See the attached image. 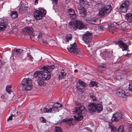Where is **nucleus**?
Returning a JSON list of instances; mask_svg holds the SVG:
<instances>
[{"instance_id":"7c9ffc66","label":"nucleus","mask_w":132,"mask_h":132,"mask_svg":"<svg viewBox=\"0 0 132 132\" xmlns=\"http://www.w3.org/2000/svg\"><path fill=\"white\" fill-rule=\"evenodd\" d=\"M73 119L71 118H70L69 119L68 118H65L63 120V121L64 122H70V123H71L73 125L74 124H73L72 123L73 121Z\"/></svg>"},{"instance_id":"0eeeda50","label":"nucleus","mask_w":132,"mask_h":132,"mask_svg":"<svg viewBox=\"0 0 132 132\" xmlns=\"http://www.w3.org/2000/svg\"><path fill=\"white\" fill-rule=\"evenodd\" d=\"M68 51L72 53L75 54H80L81 51L77 48V44L76 43H74L70 44V47L67 48Z\"/></svg>"},{"instance_id":"7ed1b4c3","label":"nucleus","mask_w":132,"mask_h":132,"mask_svg":"<svg viewBox=\"0 0 132 132\" xmlns=\"http://www.w3.org/2000/svg\"><path fill=\"white\" fill-rule=\"evenodd\" d=\"M32 81L29 78H24L20 84L19 89L22 91H27L31 90L32 88Z\"/></svg>"},{"instance_id":"2eb2a0df","label":"nucleus","mask_w":132,"mask_h":132,"mask_svg":"<svg viewBox=\"0 0 132 132\" xmlns=\"http://www.w3.org/2000/svg\"><path fill=\"white\" fill-rule=\"evenodd\" d=\"M117 42L118 44L120 47L122 48L123 47L124 49H122L123 51H126L128 48V47L126 44L121 39H118Z\"/></svg>"},{"instance_id":"bb28decb","label":"nucleus","mask_w":132,"mask_h":132,"mask_svg":"<svg viewBox=\"0 0 132 132\" xmlns=\"http://www.w3.org/2000/svg\"><path fill=\"white\" fill-rule=\"evenodd\" d=\"M23 51V50L17 48H15L14 49V54L18 55L20 54Z\"/></svg>"},{"instance_id":"5701e85b","label":"nucleus","mask_w":132,"mask_h":132,"mask_svg":"<svg viewBox=\"0 0 132 132\" xmlns=\"http://www.w3.org/2000/svg\"><path fill=\"white\" fill-rule=\"evenodd\" d=\"M10 15L12 19H14L17 17L18 13L16 11H12L11 12Z\"/></svg>"},{"instance_id":"79ce46f5","label":"nucleus","mask_w":132,"mask_h":132,"mask_svg":"<svg viewBox=\"0 0 132 132\" xmlns=\"http://www.w3.org/2000/svg\"><path fill=\"white\" fill-rule=\"evenodd\" d=\"M106 64H101L99 66L98 68L100 69H102V70L103 69L105 68Z\"/></svg>"},{"instance_id":"4468645a","label":"nucleus","mask_w":132,"mask_h":132,"mask_svg":"<svg viewBox=\"0 0 132 132\" xmlns=\"http://www.w3.org/2000/svg\"><path fill=\"white\" fill-rule=\"evenodd\" d=\"M8 23L7 18H4L0 22V30H4L6 28V25Z\"/></svg>"},{"instance_id":"052dcab7","label":"nucleus","mask_w":132,"mask_h":132,"mask_svg":"<svg viewBox=\"0 0 132 132\" xmlns=\"http://www.w3.org/2000/svg\"><path fill=\"white\" fill-rule=\"evenodd\" d=\"M12 87L10 85L9 86V89H10V88H11Z\"/></svg>"},{"instance_id":"423d86ee","label":"nucleus","mask_w":132,"mask_h":132,"mask_svg":"<svg viewBox=\"0 0 132 132\" xmlns=\"http://www.w3.org/2000/svg\"><path fill=\"white\" fill-rule=\"evenodd\" d=\"M46 11L42 8H39L38 10H35L34 12V16L36 20L41 19L42 17L45 15Z\"/></svg>"},{"instance_id":"6e6552de","label":"nucleus","mask_w":132,"mask_h":132,"mask_svg":"<svg viewBox=\"0 0 132 132\" xmlns=\"http://www.w3.org/2000/svg\"><path fill=\"white\" fill-rule=\"evenodd\" d=\"M92 34L88 31L86 32L82 36V40L86 44H87V47L89 46V43L91 42L92 39Z\"/></svg>"},{"instance_id":"c03bdc74","label":"nucleus","mask_w":132,"mask_h":132,"mask_svg":"<svg viewBox=\"0 0 132 132\" xmlns=\"http://www.w3.org/2000/svg\"><path fill=\"white\" fill-rule=\"evenodd\" d=\"M128 89L129 91L132 92V83L129 84Z\"/></svg>"},{"instance_id":"0e129e2a","label":"nucleus","mask_w":132,"mask_h":132,"mask_svg":"<svg viewBox=\"0 0 132 132\" xmlns=\"http://www.w3.org/2000/svg\"><path fill=\"white\" fill-rule=\"evenodd\" d=\"M8 120H9L8 118V119H7V121H8Z\"/></svg>"},{"instance_id":"69168bd1","label":"nucleus","mask_w":132,"mask_h":132,"mask_svg":"<svg viewBox=\"0 0 132 132\" xmlns=\"http://www.w3.org/2000/svg\"><path fill=\"white\" fill-rule=\"evenodd\" d=\"M40 110L42 111V109H40Z\"/></svg>"},{"instance_id":"f8f14e48","label":"nucleus","mask_w":132,"mask_h":132,"mask_svg":"<svg viewBox=\"0 0 132 132\" xmlns=\"http://www.w3.org/2000/svg\"><path fill=\"white\" fill-rule=\"evenodd\" d=\"M58 111V110L57 107L56 106H53L52 108H44L43 109V113H55Z\"/></svg>"},{"instance_id":"13d9d810","label":"nucleus","mask_w":132,"mask_h":132,"mask_svg":"<svg viewBox=\"0 0 132 132\" xmlns=\"http://www.w3.org/2000/svg\"><path fill=\"white\" fill-rule=\"evenodd\" d=\"M129 130H130L129 131L132 132V126H131L130 128L129 129Z\"/></svg>"},{"instance_id":"2f4dec72","label":"nucleus","mask_w":132,"mask_h":132,"mask_svg":"<svg viewBox=\"0 0 132 132\" xmlns=\"http://www.w3.org/2000/svg\"><path fill=\"white\" fill-rule=\"evenodd\" d=\"M72 37V35L71 34L67 35L65 39V42H68L70 40H71Z\"/></svg>"},{"instance_id":"412c9836","label":"nucleus","mask_w":132,"mask_h":132,"mask_svg":"<svg viewBox=\"0 0 132 132\" xmlns=\"http://www.w3.org/2000/svg\"><path fill=\"white\" fill-rule=\"evenodd\" d=\"M126 18L128 22L130 23L132 22V13H129L126 14Z\"/></svg>"},{"instance_id":"a19ab883","label":"nucleus","mask_w":132,"mask_h":132,"mask_svg":"<svg viewBox=\"0 0 132 132\" xmlns=\"http://www.w3.org/2000/svg\"><path fill=\"white\" fill-rule=\"evenodd\" d=\"M24 96H23L21 95H18V96L17 100L18 101H19L22 100Z\"/></svg>"},{"instance_id":"f3484780","label":"nucleus","mask_w":132,"mask_h":132,"mask_svg":"<svg viewBox=\"0 0 132 132\" xmlns=\"http://www.w3.org/2000/svg\"><path fill=\"white\" fill-rule=\"evenodd\" d=\"M121 117V114L120 113H116L113 115L111 120L113 121H117L120 120Z\"/></svg>"},{"instance_id":"f03ea898","label":"nucleus","mask_w":132,"mask_h":132,"mask_svg":"<svg viewBox=\"0 0 132 132\" xmlns=\"http://www.w3.org/2000/svg\"><path fill=\"white\" fill-rule=\"evenodd\" d=\"M55 68V66L51 65L50 66H43V71L42 73V77L43 80H48L51 77L50 72L53 71Z\"/></svg>"},{"instance_id":"37998d69","label":"nucleus","mask_w":132,"mask_h":132,"mask_svg":"<svg viewBox=\"0 0 132 132\" xmlns=\"http://www.w3.org/2000/svg\"><path fill=\"white\" fill-rule=\"evenodd\" d=\"M40 72L37 71L34 73V76L36 77L38 76V74H40Z\"/></svg>"},{"instance_id":"c9c22d12","label":"nucleus","mask_w":132,"mask_h":132,"mask_svg":"<svg viewBox=\"0 0 132 132\" xmlns=\"http://www.w3.org/2000/svg\"><path fill=\"white\" fill-rule=\"evenodd\" d=\"M54 132H62L61 128L59 127L56 126L55 128Z\"/></svg>"},{"instance_id":"338daca9","label":"nucleus","mask_w":132,"mask_h":132,"mask_svg":"<svg viewBox=\"0 0 132 132\" xmlns=\"http://www.w3.org/2000/svg\"><path fill=\"white\" fill-rule=\"evenodd\" d=\"M1 62V60H0V62Z\"/></svg>"},{"instance_id":"e433bc0d","label":"nucleus","mask_w":132,"mask_h":132,"mask_svg":"<svg viewBox=\"0 0 132 132\" xmlns=\"http://www.w3.org/2000/svg\"><path fill=\"white\" fill-rule=\"evenodd\" d=\"M122 73H123L124 74H126L128 75H129L131 73V72L128 70H123L122 71Z\"/></svg>"},{"instance_id":"39448f33","label":"nucleus","mask_w":132,"mask_h":132,"mask_svg":"<svg viewBox=\"0 0 132 132\" xmlns=\"http://www.w3.org/2000/svg\"><path fill=\"white\" fill-rule=\"evenodd\" d=\"M88 108L89 112L92 113L96 111L97 112H101L102 110V106L100 104L91 102L88 104Z\"/></svg>"},{"instance_id":"aec40b11","label":"nucleus","mask_w":132,"mask_h":132,"mask_svg":"<svg viewBox=\"0 0 132 132\" xmlns=\"http://www.w3.org/2000/svg\"><path fill=\"white\" fill-rule=\"evenodd\" d=\"M68 11L70 15V17L71 19H73L76 18V15L73 9H69Z\"/></svg>"},{"instance_id":"4c0bfd02","label":"nucleus","mask_w":132,"mask_h":132,"mask_svg":"<svg viewBox=\"0 0 132 132\" xmlns=\"http://www.w3.org/2000/svg\"><path fill=\"white\" fill-rule=\"evenodd\" d=\"M27 57H28L30 61H33V58L30 54V53H27Z\"/></svg>"},{"instance_id":"a18cd8bd","label":"nucleus","mask_w":132,"mask_h":132,"mask_svg":"<svg viewBox=\"0 0 132 132\" xmlns=\"http://www.w3.org/2000/svg\"><path fill=\"white\" fill-rule=\"evenodd\" d=\"M106 109L107 110L109 113H111L112 111V109H111V108L109 107H107Z\"/></svg>"},{"instance_id":"c85d7f7f","label":"nucleus","mask_w":132,"mask_h":132,"mask_svg":"<svg viewBox=\"0 0 132 132\" xmlns=\"http://www.w3.org/2000/svg\"><path fill=\"white\" fill-rule=\"evenodd\" d=\"M44 34L43 33H42L41 32H40L39 33L38 36V38H39L38 40L39 42H41L44 39L43 38H44Z\"/></svg>"},{"instance_id":"680f3d73","label":"nucleus","mask_w":132,"mask_h":132,"mask_svg":"<svg viewBox=\"0 0 132 132\" xmlns=\"http://www.w3.org/2000/svg\"><path fill=\"white\" fill-rule=\"evenodd\" d=\"M78 71V70L77 69H76L74 70V72H76Z\"/></svg>"},{"instance_id":"c756f323","label":"nucleus","mask_w":132,"mask_h":132,"mask_svg":"<svg viewBox=\"0 0 132 132\" xmlns=\"http://www.w3.org/2000/svg\"><path fill=\"white\" fill-rule=\"evenodd\" d=\"M14 96V94L12 90L9 89V99L10 100H12Z\"/></svg>"},{"instance_id":"393cba45","label":"nucleus","mask_w":132,"mask_h":132,"mask_svg":"<svg viewBox=\"0 0 132 132\" xmlns=\"http://www.w3.org/2000/svg\"><path fill=\"white\" fill-rule=\"evenodd\" d=\"M109 128H111V131H112L113 132H115L116 131L117 129V128L113 125H112L111 122H109Z\"/></svg>"},{"instance_id":"ddd939ff","label":"nucleus","mask_w":132,"mask_h":132,"mask_svg":"<svg viewBox=\"0 0 132 132\" xmlns=\"http://www.w3.org/2000/svg\"><path fill=\"white\" fill-rule=\"evenodd\" d=\"M78 82L80 86H77L76 88L78 91L80 92H82V89L86 86V84L80 79L78 80Z\"/></svg>"},{"instance_id":"20e7f679","label":"nucleus","mask_w":132,"mask_h":132,"mask_svg":"<svg viewBox=\"0 0 132 132\" xmlns=\"http://www.w3.org/2000/svg\"><path fill=\"white\" fill-rule=\"evenodd\" d=\"M99 12L98 15L100 17L105 16L111 12L112 7L111 5L105 6L102 4H99L98 6Z\"/></svg>"},{"instance_id":"1a4fd4ad","label":"nucleus","mask_w":132,"mask_h":132,"mask_svg":"<svg viewBox=\"0 0 132 132\" xmlns=\"http://www.w3.org/2000/svg\"><path fill=\"white\" fill-rule=\"evenodd\" d=\"M86 20L88 23L93 24L97 25L100 23L99 19L93 16L88 17Z\"/></svg>"},{"instance_id":"b1692460","label":"nucleus","mask_w":132,"mask_h":132,"mask_svg":"<svg viewBox=\"0 0 132 132\" xmlns=\"http://www.w3.org/2000/svg\"><path fill=\"white\" fill-rule=\"evenodd\" d=\"M65 75L66 73H64V70H62L59 75V79H61L65 78Z\"/></svg>"},{"instance_id":"49530a36","label":"nucleus","mask_w":132,"mask_h":132,"mask_svg":"<svg viewBox=\"0 0 132 132\" xmlns=\"http://www.w3.org/2000/svg\"><path fill=\"white\" fill-rule=\"evenodd\" d=\"M40 43H43L46 44H48L47 41L46 40H45L44 39H43L41 42H40Z\"/></svg>"},{"instance_id":"dca6fc26","label":"nucleus","mask_w":132,"mask_h":132,"mask_svg":"<svg viewBox=\"0 0 132 132\" xmlns=\"http://www.w3.org/2000/svg\"><path fill=\"white\" fill-rule=\"evenodd\" d=\"M75 24L76 29L78 28L79 29H84L85 26L82 22L80 20H75Z\"/></svg>"},{"instance_id":"f704fd0d","label":"nucleus","mask_w":132,"mask_h":132,"mask_svg":"<svg viewBox=\"0 0 132 132\" xmlns=\"http://www.w3.org/2000/svg\"><path fill=\"white\" fill-rule=\"evenodd\" d=\"M90 97L92 100L96 101V100L95 93H91L90 94Z\"/></svg>"},{"instance_id":"8fccbe9b","label":"nucleus","mask_w":132,"mask_h":132,"mask_svg":"<svg viewBox=\"0 0 132 132\" xmlns=\"http://www.w3.org/2000/svg\"><path fill=\"white\" fill-rule=\"evenodd\" d=\"M58 0H52V2L54 4L56 5L57 4Z\"/></svg>"},{"instance_id":"bf43d9fd","label":"nucleus","mask_w":132,"mask_h":132,"mask_svg":"<svg viewBox=\"0 0 132 132\" xmlns=\"http://www.w3.org/2000/svg\"><path fill=\"white\" fill-rule=\"evenodd\" d=\"M5 97V96L4 95H2L1 96V98L3 99H4Z\"/></svg>"},{"instance_id":"e2e57ef3","label":"nucleus","mask_w":132,"mask_h":132,"mask_svg":"<svg viewBox=\"0 0 132 132\" xmlns=\"http://www.w3.org/2000/svg\"><path fill=\"white\" fill-rule=\"evenodd\" d=\"M11 26H9V28H10V27H12V26H11Z\"/></svg>"},{"instance_id":"f257e3e1","label":"nucleus","mask_w":132,"mask_h":132,"mask_svg":"<svg viewBox=\"0 0 132 132\" xmlns=\"http://www.w3.org/2000/svg\"><path fill=\"white\" fill-rule=\"evenodd\" d=\"M87 111L83 105H81L79 107L75 108L73 110V112H74L75 114V115L74 116V117L77 120H81L82 119L83 114Z\"/></svg>"},{"instance_id":"3c124183","label":"nucleus","mask_w":132,"mask_h":132,"mask_svg":"<svg viewBox=\"0 0 132 132\" xmlns=\"http://www.w3.org/2000/svg\"><path fill=\"white\" fill-rule=\"evenodd\" d=\"M116 78L118 80H119V79H121L122 78V77L120 75H117L116 76Z\"/></svg>"},{"instance_id":"a878e982","label":"nucleus","mask_w":132,"mask_h":132,"mask_svg":"<svg viewBox=\"0 0 132 132\" xmlns=\"http://www.w3.org/2000/svg\"><path fill=\"white\" fill-rule=\"evenodd\" d=\"M75 20L74 21L75 22ZM76 26L75 22L73 23L72 22H70L69 23L68 26L69 27L71 28H73V30H76V27L75 26Z\"/></svg>"},{"instance_id":"603ef678","label":"nucleus","mask_w":132,"mask_h":132,"mask_svg":"<svg viewBox=\"0 0 132 132\" xmlns=\"http://www.w3.org/2000/svg\"><path fill=\"white\" fill-rule=\"evenodd\" d=\"M57 104H58V105H55V106L57 107V109L61 107L62 105L61 104H59L58 103H57Z\"/></svg>"},{"instance_id":"4d7b16f0","label":"nucleus","mask_w":132,"mask_h":132,"mask_svg":"<svg viewBox=\"0 0 132 132\" xmlns=\"http://www.w3.org/2000/svg\"><path fill=\"white\" fill-rule=\"evenodd\" d=\"M76 104L78 106L80 105H81V103H79V102L76 103Z\"/></svg>"},{"instance_id":"6e6d98bb","label":"nucleus","mask_w":132,"mask_h":132,"mask_svg":"<svg viewBox=\"0 0 132 132\" xmlns=\"http://www.w3.org/2000/svg\"><path fill=\"white\" fill-rule=\"evenodd\" d=\"M6 89L7 92L8 93V86H6Z\"/></svg>"},{"instance_id":"9d476101","label":"nucleus","mask_w":132,"mask_h":132,"mask_svg":"<svg viewBox=\"0 0 132 132\" xmlns=\"http://www.w3.org/2000/svg\"><path fill=\"white\" fill-rule=\"evenodd\" d=\"M77 9L81 16L84 17L86 15V10L85 8L83 6L79 5L78 6Z\"/></svg>"},{"instance_id":"9b49d317","label":"nucleus","mask_w":132,"mask_h":132,"mask_svg":"<svg viewBox=\"0 0 132 132\" xmlns=\"http://www.w3.org/2000/svg\"><path fill=\"white\" fill-rule=\"evenodd\" d=\"M129 4V2L126 1H125L124 3H122L120 7V10L123 13L126 12L128 9V7Z\"/></svg>"},{"instance_id":"72a5a7b5","label":"nucleus","mask_w":132,"mask_h":132,"mask_svg":"<svg viewBox=\"0 0 132 132\" xmlns=\"http://www.w3.org/2000/svg\"><path fill=\"white\" fill-rule=\"evenodd\" d=\"M37 82L38 85L40 86H43L44 84V81L41 78L38 79Z\"/></svg>"},{"instance_id":"473e14b6","label":"nucleus","mask_w":132,"mask_h":132,"mask_svg":"<svg viewBox=\"0 0 132 132\" xmlns=\"http://www.w3.org/2000/svg\"><path fill=\"white\" fill-rule=\"evenodd\" d=\"M25 32L29 33H31L33 32V29L31 27H26L25 28Z\"/></svg>"},{"instance_id":"ea45409f","label":"nucleus","mask_w":132,"mask_h":132,"mask_svg":"<svg viewBox=\"0 0 132 132\" xmlns=\"http://www.w3.org/2000/svg\"><path fill=\"white\" fill-rule=\"evenodd\" d=\"M110 25L108 24H105L103 26H102L101 27L103 30L106 29H108L109 30Z\"/></svg>"},{"instance_id":"4be33fe9","label":"nucleus","mask_w":132,"mask_h":132,"mask_svg":"<svg viewBox=\"0 0 132 132\" xmlns=\"http://www.w3.org/2000/svg\"><path fill=\"white\" fill-rule=\"evenodd\" d=\"M27 10V8L24 5H22L20 6L19 9V11L21 13L26 12Z\"/></svg>"},{"instance_id":"774afa93","label":"nucleus","mask_w":132,"mask_h":132,"mask_svg":"<svg viewBox=\"0 0 132 132\" xmlns=\"http://www.w3.org/2000/svg\"><path fill=\"white\" fill-rule=\"evenodd\" d=\"M130 132H131V131H130Z\"/></svg>"},{"instance_id":"09e8293b","label":"nucleus","mask_w":132,"mask_h":132,"mask_svg":"<svg viewBox=\"0 0 132 132\" xmlns=\"http://www.w3.org/2000/svg\"><path fill=\"white\" fill-rule=\"evenodd\" d=\"M15 115H13L12 114H11V116L9 117V120H11L12 119V117H14Z\"/></svg>"},{"instance_id":"de8ad7c7","label":"nucleus","mask_w":132,"mask_h":132,"mask_svg":"<svg viewBox=\"0 0 132 132\" xmlns=\"http://www.w3.org/2000/svg\"><path fill=\"white\" fill-rule=\"evenodd\" d=\"M80 4L79 5H83L85 3V1L84 0H79Z\"/></svg>"},{"instance_id":"a211bd4d","label":"nucleus","mask_w":132,"mask_h":132,"mask_svg":"<svg viewBox=\"0 0 132 132\" xmlns=\"http://www.w3.org/2000/svg\"><path fill=\"white\" fill-rule=\"evenodd\" d=\"M119 25L117 24L116 23L114 22L113 24H111L110 25L109 30L110 31H112V33H113L114 31H117L118 26Z\"/></svg>"},{"instance_id":"5fc2aeb1","label":"nucleus","mask_w":132,"mask_h":132,"mask_svg":"<svg viewBox=\"0 0 132 132\" xmlns=\"http://www.w3.org/2000/svg\"><path fill=\"white\" fill-rule=\"evenodd\" d=\"M42 121L43 123H45L46 122V120L44 119V118H42Z\"/></svg>"},{"instance_id":"6ab92c4d","label":"nucleus","mask_w":132,"mask_h":132,"mask_svg":"<svg viewBox=\"0 0 132 132\" xmlns=\"http://www.w3.org/2000/svg\"><path fill=\"white\" fill-rule=\"evenodd\" d=\"M116 92L117 95L119 97H123L125 96V91L122 89H119Z\"/></svg>"},{"instance_id":"58836bf2","label":"nucleus","mask_w":132,"mask_h":132,"mask_svg":"<svg viewBox=\"0 0 132 132\" xmlns=\"http://www.w3.org/2000/svg\"><path fill=\"white\" fill-rule=\"evenodd\" d=\"M124 131L123 127V126H120L118 128V132H123Z\"/></svg>"},{"instance_id":"864d4df0","label":"nucleus","mask_w":132,"mask_h":132,"mask_svg":"<svg viewBox=\"0 0 132 132\" xmlns=\"http://www.w3.org/2000/svg\"><path fill=\"white\" fill-rule=\"evenodd\" d=\"M132 54V53L130 54L129 53H127L125 55L127 56H129L130 55H131Z\"/></svg>"},{"instance_id":"cd10ccee","label":"nucleus","mask_w":132,"mask_h":132,"mask_svg":"<svg viewBox=\"0 0 132 132\" xmlns=\"http://www.w3.org/2000/svg\"><path fill=\"white\" fill-rule=\"evenodd\" d=\"M98 82L95 81H91L90 82L89 85L90 87H93L94 86L97 87H98Z\"/></svg>"}]
</instances>
